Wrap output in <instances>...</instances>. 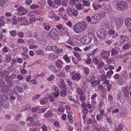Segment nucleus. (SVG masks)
<instances>
[{"instance_id": "nucleus-49", "label": "nucleus", "mask_w": 131, "mask_h": 131, "mask_svg": "<svg viewBox=\"0 0 131 131\" xmlns=\"http://www.w3.org/2000/svg\"><path fill=\"white\" fill-rule=\"evenodd\" d=\"M3 52L7 53L8 51V48L7 46L4 47L2 50Z\"/></svg>"}, {"instance_id": "nucleus-12", "label": "nucleus", "mask_w": 131, "mask_h": 131, "mask_svg": "<svg viewBox=\"0 0 131 131\" xmlns=\"http://www.w3.org/2000/svg\"><path fill=\"white\" fill-rule=\"evenodd\" d=\"M92 6L93 7L94 10H97L100 9L102 7V5L101 4L96 5L95 2H94L92 4Z\"/></svg>"}, {"instance_id": "nucleus-38", "label": "nucleus", "mask_w": 131, "mask_h": 131, "mask_svg": "<svg viewBox=\"0 0 131 131\" xmlns=\"http://www.w3.org/2000/svg\"><path fill=\"white\" fill-rule=\"evenodd\" d=\"M51 112L50 111L47 112L44 115V116L46 118L50 117L51 116Z\"/></svg>"}, {"instance_id": "nucleus-35", "label": "nucleus", "mask_w": 131, "mask_h": 131, "mask_svg": "<svg viewBox=\"0 0 131 131\" xmlns=\"http://www.w3.org/2000/svg\"><path fill=\"white\" fill-rule=\"evenodd\" d=\"M55 77L54 75L52 74L47 79V80L49 81H51L53 80L54 78Z\"/></svg>"}, {"instance_id": "nucleus-39", "label": "nucleus", "mask_w": 131, "mask_h": 131, "mask_svg": "<svg viewBox=\"0 0 131 131\" xmlns=\"http://www.w3.org/2000/svg\"><path fill=\"white\" fill-rule=\"evenodd\" d=\"M78 15V12L77 10H74L72 12L71 14L70 15H72L75 17H76Z\"/></svg>"}, {"instance_id": "nucleus-50", "label": "nucleus", "mask_w": 131, "mask_h": 131, "mask_svg": "<svg viewBox=\"0 0 131 131\" xmlns=\"http://www.w3.org/2000/svg\"><path fill=\"white\" fill-rule=\"evenodd\" d=\"M80 99L82 102L84 101L85 100V98L83 94L80 95Z\"/></svg>"}, {"instance_id": "nucleus-5", "label": "nucleus", "mask_w": 131, "mask_h": 131, "mask_svg": "<svg viewBox=\"0 0 131 131\" xmlns=\"http://www.w3.org/2000/svg\"><path fill=\"white\" fill-rule=\"evenodd\" d=\"M17 19L18 21L21 22V25H28L30 24V22L28 21L26 17L21 16L18 17Z\"/></svg>"}, {"instance_id": "nucleus-6", "label": "nucleus", "mask_w": 131, "mask_h": 131, "mask_svg": "<svg viewBox=\"0 0 131 131\" xmlns=\"http://www.w3.org/2000/svg\"><path fill=\"white\" fill-rule=\"evenodd\" d=\"M102 17L100 13L96 14L92 17V24H95L98 22L101 19Z\"/></svg>"}, {"instance_id": "nucleus-53", "label": "nucleus", "mask_w": 131, "mask_h": 131, "mask_svg": "<svg viewBox=\"0 0 131 131\" xmlns=\"http://www.w3.org/2000/svg\"><path fill=\"white\" fill-rule=\"evenodd\" d=\"M38 5L35 4H32L30 6V8L32 9H34L37 8H38Z\"/></svg>"}, {"instance_id": "nucleus-64", "label": "nucleus", "mask_w": 131, "mask_h": 131, "mask_svg": "<svg viewBox=\"0 0 131 131\" xmlns=\"http://www.w3.org/2000/svg\"><path fill=\"white\" fill-rule=\"evenodd\" d=\"M17 78L18 80H21L24 79V77L20 75H18L17 76Z\"/></svg>"}, {"instance_id": "nucleus-25", "label": "nucleus", "mask_w": 131, "mask_h": 131, "mask_svg": "<svg viewBox=\"0 0 131 131\" xmlns=\"http://www.w3.org/2000/svg\"><path fill=\"white\" fill-rule=\"evenodd\" d=\"M111 56H113L117 55L118 53V51L114 48L112 49L111 51Z\"/></svg>"}, {"instance_id": "nucleus-47", "label": "nucleus", "mask_w": 131, "mask_h": 131, "mask_svg": "<svg viewBox=\"0 0 131 131\" xmlns=\"http://www.w3.org/2000/svg\"><path fill=\"white\" fill-rule=\"evenodd\" d=\"M113 73V71L112 70H110L109 71L106 73V75L107 76H109L112 75Z\"/></svg>"}, {"instance_id": "nucleus-44", "label": "nucleus", "mask_w": 131, "mask_h": 131, "mask_svg": "<svg viewBox=\"0 0 131 131\" xmlns=\"http://www.w3.org/2000/svg\"><path fill=\"white\" fill-rule=\"evenodd\" d=\"M17 43H23L25 42V41L24 39L21 38L17 39Z\"/></svg>"}, {"instance_id": "nucleus-59", "label": "nucleus", "mask_w": 131, "mask_h": 131, "mask_svg": "<svg viewBox=\"0 0 131 131\" xmlns=\"http://www.w3.org/2000/svg\"><path fill=\"white\" fill-rule=\"evenodd\" d=\"M101 57L106 56V51L104 50H103L100 54Z\"/></svg>"}, {"instance_id": "nucleus-58", "label": "nucleus", "mask_w": 131, "mask_h": 131, "mask_svg": "<svg viewBox=\"0 0 131 131\" xmlns=\"http://www.w3.org/2000/svg\"><path fill=\"white\" fill-rule=\"evenodd\" d=\"M56 27L58 29L60 30L61 29H62L63 27H64L61 24L57 25L56 26Z\"/></svg>"}, {"instance_id": "nucleus-23", "label": "nucleus", "mask_w": 131, "mask_h": 131, "mask_svg": "<svg viewBox=\"0 0 131 131\" xmlns=\"http://www.w3.org/2000/svg\"><path fill=\"white\" fill-rule=\"evenodd\" d=\"M26 41L27 42V44L28 45L35 44V40L32 38L27 40Z\"/></svg>"}, {"instance_id": "nucleus-8", "label": "nucleus", "mask_w": 131, "mask_h": 131, "mask_svg": "<svg viewBox=\"0 0 131 131\" xmlns=\"http://www.w3.org/2000/svg\"><path fill=\"white\" fill-rule=\"evenodd\" d=\"M130 89L128 86H125L122 88V92L123 93L124 96L126 98L129 96V92Z\"/></svg>"}, {"instance_id": "nucleus-21", "label": "nucleus", "mask_w": 131, "mask_h": 131, "mask_svg": "<svg viewBox=\"0 0 131 131\" xmlns=\"http://www.w3.org/2000/svg\"><path fill=\"white\" fill-rule=\"evenodd\" d=\"M48 99L46 97L40 99V103L41 105H43L47 103L48 102Z\"/></svg>"}, {"instance_id": "nucleus-22", "label": "nucleus", "mask_w": 131, "mask_h": 131, "mask_svg": "<svg viewBox=\"0 0 131 131\" xmlns=\"http://www.w3.org/2000/svg\"><path fill=\"white\" fill-rule=\"evenodd\" d=\"M50 70L52 72L55 73L57 71V70L56 68L52 65H50L49 67Z\"/></svg>"}, {"instance_id": "nucleus-17", "label": "nucleus", "mask_w": 131, "mask_h": 131, "mask_svg": "<svg viewBox=\"0 0 131 131\" xmlns=\"http://www.w3.org/2000/svg\"><path fill=\"white\" fill-rule=\"evenodd\" d=\"M81 78V74L80 73H76L72 76V78L73 80L78 81Z\"/></svg>"}, {"instance_id": "nucleus-15", "label": "nucleus", "mask_w": 131, "mask_h": 131, "mask_svg": "<svg viewBox=\"0 0 131 131\" xmlns=\"http://www.w3.org/2000/svg\"><path fill=\"white\" fill-rule=\"evenodd\" d=\"M42 26L44 29L47 31H49L51 28V25L48 23H44L42 24Z\"/></svg>"}, {"instance_id": "nucleus-63", "label": "nucleus", "mask_w": 131, "mask_h": 131, "mask_svg": "<svg viewBox=\"0 0 131 131\" xmlns=\"http://www.w3.org/2000/svg\"><path fill=\"white\" fill-rule=\"evenodd\" d=\"M21 116V114L19 113L18 114L16 117H15V118L16 120H18L20 119V117Z\"/></svg>"}, {"instance_id": "nucleus-48", "label": "nucleus", "mask_w": 131, "mask_h": 131, "mask_svg": "<svg viewBox=\"0 0 131 131\" xmlns=\"http://www.w3.org/2000/svg\"><path fill=\"white\" fill-rule=\"evenodd\" d=\"M36 13L35 12H31L28 14V15L29 16H35L36 15L35 14Z\"/></svg>"}, {"instance_id": "nucleus-26", "label": "nucleus", "mask_w": 131, "mask_h": 131, "mask_svg": "<svg viewBox=\"0 0 131 131\" xmlns=\"http://www.w3.org/2000/svg\"><path fill=\"white\" fill-rule=\"evenodd\" d=\"M123 126L121 124L119 125L118 126V129L116 127H115L114 128V130L115 131H120V130H119H119H122L123 129Z\"/></svg>"}, {"instance_id": "nucleus-9", "label": "nucleus", "mask_w": 131, "mask_h": 131, "mask_svg": "<svg viewBox=\"0 0 131 131\" xmlns=\"http://www.w3.org/2000/svg\"><path fill=\"white\" fill-rule=\"evenodd\" d=\"M119 39L120 44L122 45L128 40V38L127 37L122 35L119 37Z\"/></svg>"}, {"instance_id": "nucleus-19", "label": "nucleus", "mask_w": 131, "mask_h": 131, "mask_svg": "<svg viewBox=\"0 0 131 131\" xmlns=\"http://www.w3.org/2000/svg\"><path fill=\"white\" fill-rule=\"evenodd\" d=\"M125 24L126 27L131 26V19L129 18H126L125 20Z\"/></svg>"}, {"instance_id": "nucleus-34", "label": "nucleus", "mask_w": 131, "mask_h": 131, "mask_svg": "<svg viewBox=\"0 0 131 131\" xmlns=\"http://www.w3.org/2000/svg\"><path fill=\"white\" fill-rule=\"evenodd\" d=\"M14 88L15 91L18 90L19 92L20 93H21L23 91V90L22 88L20 86H16Z\"/></svg>"}, {"instance_id": "nucleus-2", "label": "nucleus", "mask_w": 131, "mask_h": 131, "mask_svg": "<svg viewBox=\"0 0 131 131\" xmlns=\"http://www.w3.org/2000/svg\"><path fill=\"white\" fill-rule=\"evenodd\" d=\"M116 6L117 9L121 11L126 10L128 7L127 4L124 1L118 2L116 5Z\"/></svg>"}, {"instance_id": "nucleus-61", "label": "nucleus", "mask_w": 131, "mask_h": 131, "mask_svg": "<svg viewBox=\"0 0 131 131\" xmlns=\"http://www.w3.org/2000/svg\"><path fill=\"white\" fill-rule=\"evenodd\" d=\"M48 97L52 102H53L54 101V98L50 94H48Z\"/></svg>"}, {"instance_id": "nucleus-18", "label": "nucleus", "mask_w": 131, "mask_h": 131, "mask_svg": "<svg viewBox=\"0 0 131 131\" xmlns=\"http://www.w3.org/2000/svg\"><path fill=\"white\" fill-rule=\"evenodd\" d=\"M17 11L19 12H23V15H25L27 12V10L25 8H24L23 6H21L17 9Z\"/></svg>"}, {"instance_id": "nucleus-46", "label": "nucleus", "mask_w": 131, "mask_h": 131, "mask_svg": "<svg viewBox=\"0 0 131 131\" xmlns=\"http://www.w3.org/2000/svg\"><path fill=\"white\" fill-rule=\"evenodd\" d=\"M66 91L63 90L61 92L60 96H62L64 97L66 96Z\"/></svg>"}, {"instance_id": "nucleus-30", "label": "nucleus", "mask_w": 131, "mask_h": 131, "mask_svg": "<svg viewBox=\"0 0 131 131\" xmlns=\"http://www.w3.org/2000/svg\"><path fill=\"white\" fill-rule=\"evenodd\" d=\"M99 51V49L96 48L93 51L91 52V55L92 56H94L96 53H97Z\"/></svg>"}, {"instance_id": "nucleus-42", "label": "nucleus", "mask_w": 131, "mask_h": 131, "mask_svg": "<svg viewBox=\"0 0 131 131\" xmlns=\"http://www.w3.org/2000/svg\"><path fill=\"white\" fill-rule=\"evenodd\" d=\"M40 96V95L39 94H36L32 97V99L34 100H35L38 99Z\"/></svg>"}, {"instance_id": "nucleus-20", "label": "nucleus", "mask_w": 131, "mask_h": 131, "mask_svg": "<svg viewBox=\"0 0 131 131\" xmlns=\"http://www.w3.org/2000/svg\"><path fill=\"white\" fill-rule=\"evenodd\" d=\"M106 90L105 88H103L101 91V96L103 98H105L106 95Z\"/></svg>"}, {"instance_id": "nucleus-54", "label": "nucleus", "mask_w": 131, "mask_h": 131, "mask_svg": "<svg viewBox=\"0 0 131 131\" xmlns=\"http://www.w3.org/2000/svg\"><path fill=\"white\" fill-rule=\"evenodd\" d=\"M58 47L56 46H52V51L56 52L58 49Z\"/></svg>"}, {"instance_id": "nucleus-14", "label": "nucleus", "mask_w": 131, "mask_h": 131, "mask_svg": "<svg viewBox=\"0 0 131 131\" xmlns=\"http://www.w3.org/2000/svg\"><path fill=\"white\" fill-rule=\"evenodd\" d=\"M76 38L74 36H73L72 37H70L69 40H67V42L70 45H72L73 44V42H75L76 41Z\"/></svg>"}, {"instance_id": "nucleus-43", "label": "nucleus", "mask_w": 131, "mask_h": 131, "mask_svg": "<svg viewBox=\"0 0 131 131\" xmlns=\"http://www.w3.org/2000/svg\"><path fill=\"white\" fill-rule=\"evenodd\" d=\"M73 54L75 57L79 58L78 59L79 61L81 60V58H80L79 55L78 53L76 52H73Z\"/></svg>"}, {"instance_id": "nucleus-56", "label": "nucleus", "mask_w": 131, "mask_h": 131, "mask_svg": "<svg viewBox=\"0 0 131 131\" xmlns=\"http://www.w3.org/2000/svg\"><path fill=\"white\" fill-rule=\"evenodd\" d=\"M84 71L86 74H88L89 72V69L88 68L85 67L84 69Z\"/></svg>"}, {"instance_id": "nucleus-52", "label": "nucleus", "mask_w": 131, "mask_h": 131, "mask_svg": "<svg viewBox=\"0 0 131 131\" xmlns=\"http://www.w3.org/2000/svg\"><path fill=\"white\" fill-rule=\"evenodd\" d=\"M65 75L64 73L63 72H60L59 74V77H65Z\"/></svg>"}, {"instance_id": "nucleus-7", "label": "nucleus", "mask_w": 131, "mask_h": 131, "mask_svg": "<svg viewBox=\"0 0 131 131\" xmlns=\"http://www.w3.org/2000/svg\"><path fill=\"white\" fill-rule=\"evenodd\" d=\"M49 35L51 38L55 40H57L58 37V36L57 34L56 30L54 28L51 29L49 31Z\"/></svg>"}, {"instance_id": "nucleus-32", "label": "nucleus", "mask_w": 131, "mask_h": 131, "mask_svg": "<svg viewBox=\"0 0 131 131\" xmlns=\"http://www.w3.org/2000/svg\"><path fill=\"white\" fill-rule=\"evenodd\" d=\"M97 96V94L96 93H95L93 95L91 98V99L92 100L91 101L92 102V103H94V104L96 103V101H94V100L96 97Z\"/></svg>"}, {"instance_id": "nucleus-24", "label": "nucleus", "mask_w": 131, "mask_h": 131, "mask_svg": "<svg viewBox=\"0 0 131 131\" xmlns=\"http://www.w3.org/2000/svg\"><path fill=\"white\" fill-rule=\"evenodd\" d=\"M35 53L37 55H43L44 54L43 51L41 49L37 50L35 52Z\"/></svg>"}, {"instance_id": "nucleus-55", "label": "nucleus", "mask_w": 131, "mask_h": 131, "mask_svg": "<svg viewBox=\"0 0 131 131\" xmlns=\"http://www.w3.org/2000/svg\"><path fill=\"white\" fill-rule=\"evenodd\" d=\"M65 109L64 108L61 107L58 109L57 111L59 112H63L64 111Z\"/></svg>"}, {"instance_id": "nucleus-3", "label": "nucleus", "mask_w": 131, "mask_h": 131, "mask_svg": "<svg viewBox=\"0 0 131 131\" xmlns=\"http://www.w3.org/2000/svg\"><path fill=\"white\" fill-rule=\"evenodd\" d=\"M97 34L98 37L101 40L104 39L107 36L106 31L104 29H98L97 32Z\"/></svg>"}, {"instance_id": "nucleus-29", "label": "nucleus", "mask_w": 131, "mask_h": 131, "mask_svg": "<svg viewBox=\"0 0 131 131\" xmlns=\"http://www.w3.org/2000/svg\"><path fill=\"white\" fill-rule=\"evenodd\" d=\"M130 46V45L129 43H126L123 45L122 47V48L126 50L128 49Z\"/></svg>"}, {"instance_id": "nucleus-33", "label": "nucleus", "mask_w": 131, "mask_h": 131, "mask_svg": "<svg viewBox=\"0 0 131 131\" xmlns=\"http://www.w3.org/2000/svg\"><path fill=\"white\" fill-rule=\"evenodd\" d=\"M77 93L80 95H82L83 94V90L79 88H77Z\"/></svg>"}, {"instance_id": "nucleus-45", "label": "nucleus", "mask_w": 131, "mask_h": 131, "mask_svg": "<svg viewBox=\"0 0 131 131\" xmlns=\"http://www.w3.org/2000/svg\"><path fill=\"white\" fill-rule=\"evenodd\" d=\"M48 17L51 19H53L55 17V14L53 13H50L49 14Z\"/></svg>"}, {"instance_id": "nucleus-10", "label": "nucleus", "mask_w": 131, "mask_h": 131, "mask_svg": "<svg viewBox=\"0 0 131 131\" xmlns=\"http://www.w3.org/2000/svg\"><path fill=\"white\" fill-rule=\"evenodd\" d=\"M54 92L52 93V95L54 97L57 98L58 97L60 91L58 88L56 87L54 88Z\"/></svg>"}, {"instance_id": "nucleus-31", "label": "nucleus", "mask_w": 131, "mask_h": 131, "mask_svg": "<svg viewBox=\"0 0 131 131\" xmlns=\"http://www.w3.org/2000/svg\"><path fill=\"white\" fill-rule=\"evenodd\" d=\"M100 83V81L98 80H95L94 82H92L91 83L92 86H94Z\"/></svg>"}, {"instance_id": "nucleus-36", "label": "nucleus", "mask_w": 131, "mask_h": 131, "mask_svg": "<svg viewBox=\"0 0 131 131\" xmlns=\"http://www.w3.org/2000/svg\"><path fill=\"white\" fill-rule=\"evenodd\" d=\"M76 7L78 10H81L82 8V6L80 4L78 3L77 4Z\"/></svg>"}, {"instance_id": "nucleus-11", "label": "nucleus", "mask_w": 131, "mask_h": 131, "mask_svg": "<svg viewBox=\"0 0 131 131\" xmlns=\"http://www.w3.org/2000/svg\"><path fill=\"white\" fill-rule=\"evenodd\" d=\"M60 32L62 36L67 35L68 34V30L67 28L65 27L60 30Z\"/></svg>"}, {"instance_id": "nucleus-4", "label": "nucleus", "mask_w": 131, "mask_h": 131, "mask_svg": "<svg viewBox=\"0 0 131 131\" xmlns=\"http://www.w3.org/2000/svg\"><path fill=\"white\" fill-rule=\"evenodd\" d=\"M92 39V38L91 36L85 35L81 37L80 41L82 43L88 44L91 42Z\"/></svg>"}, {"instance_id": "nucleus-1", "label": "nucleus", "mask_w": 131, "mask_h": 131, "mask_svg": "<svg viewBox=\"0 0 131 131\" xmlns=\"http://www.w3.org/2000/svg\"><path fill=\"white\" fill-rule=\"evenodd\" d=\"M87 26V24L85 22H79L74 25L73 30L76 33H81L86 29Z\"/></svg>"}, {"instance_id": "nucleus-60", "label": "nucleus", "mask_w": 131, "mask_h": 131, "mask_svg": "<svg viewBox=\"0 0 131 131\" xmlns=\"http://www.w3.org/2000/svg\"><path fill=\"white\" fill-rule=\"evenodd\" d=\"M84 4L87 6H89L90 5V3L88 1H83Z\"/></svg>"}, {"instance_id": "nucleus-40", "label": "nucleus", "mask_w": 131, "mask_h": 131, "mask_svg": "<svg viewBox=\"0 0 131 131\" xmlns=\"http://www.w3.org/2000/svg\"><path fill=\"white\" fill-rule=\"evenodd\" d=\"M10 34L12 36L14 37L16 35V30H11L10 31Z\"/></svg>"}, {"instance_id": "nucleus-27", "label": "nucleus", "mask_w": 131, "mask_h": 131, "mask_svg": "<svg viewBox=\"0 0 131 131\" xmlns=\"http://www.w3.org/2000/svg\"><path fill=\"white\" fill-rule=\"evenodd\" d=\"M74 9V8L72 7H68L67 9V13L69 15H71V13H72V12Z\"/></svg>"}, {"instance_id": "nucleus-13", "label": "nucleus", "mask_w": 131, "mask_h": 131, "mask_svg": "<svg viewBox=\"0 0 131 131\" xmlns=\"http://www.w3.org/2000/svg\"><path fill=\"white\" fill-rule=\"evenodd\" d=\"M56 66L59 69H61L62 68V65L63 64L62 61L60 60H56L55 62Z\"/></svg>"}, {"instance_id": "nucleus-16", "label": "nucleus", "mask_w": 131, "mask_h": 131, "mask_svg": "<svg viewBox=\"0 0 131 131\" xmlns=\"http://www.w3.org/2000/svg\"><path fill=\"white\" fill-rule=\"evenodd\" d=\"M123 22L121 19L118 18L116 19V24L117 28H120Z\"/></svg>"}, {"instance_id": "nucleus-51", "label": "nucleus", "mask_w": 131, "mask_h": 131, "mask_svg": "<svg viewBox=\"0 0 131 131\" xmlns=\"http://www.w3.org/2000/svg\"><path fill=\"white\" fill-rule=\"evenodd\" d=\"M96 118L97 120L99 121L103 118L102 116L100 115H97L96 116Z\"/></svg>"}, {"instance_id": "nucleus-28", "label": "nucleus", "mask_w": 131, "mask_h": 131, "mask_svg": "<svg viewBox=\"0 0 131 131\" xmlns=\"http://www.w3.org/2000/svg\"><path fill=\"white\" fill-rule=\"evenodd\" d=\"M63 59L67 63L69 62L70 61V59L67 55H65L63 57Z\"/></svg>"}, {"instance_id": "nucleus-37", "label": "nucleus", "mask_w": 131, "mask_h": 131, "mask_svg": "<svg viewBox=\"0 0 131 131\" xmlns=\"http://www.w3.org/2000/svg\"><path fill=\"white\" fill-rule=\"evenodd\" d=\"M68 118H69V121L70 123H73L72 120L73 117L71 114H69L68 115Z\"/></svg>"}, {"instance_id": "nucleus-57", "label": "nucleus", "mask_w": 131, "mask_h": 131, "mask_svg": "<svg viewBox=\"0 0 131 131\" xmlns=\"http://www.w3.org/2000/svg\"><path fill=\"white\" fill-rule=\"evenodd\" d=\"M86 20L87 21L89 22L91 24H92V17L91 18L90 17V16H88L87 17Z\"/></svg>"}, {"instance_id": "nucleus-62", "label": "nucleus", "mask_w": 131, "mask_h": 131, "mask_svg": "<svg viewBox=\"0 0 131 131\" xmlns=\"http://www.w3.org/2000/svg\"><path fill=\"white\" fill-rule=\"evenodd\" d=\"M54 2L57 5H59L61 4V2L60 0H54Z\"/></svg>"}, {"instance_id": "nucleus-41", "label": "nucleus", "mask_w": 131, "mask_h": 131, "mask_svg": "<svg viewBox=\"0 0 131 131\" xmlns=\"http://www.w3.org/2000/svg\"><path fill=\"white\" fill-rule=\"evenodd\" d=\"M38 48V46L36 45H34L31 44L29 47V48L30 49H36Z\"/></svg>"}]
</instances>
